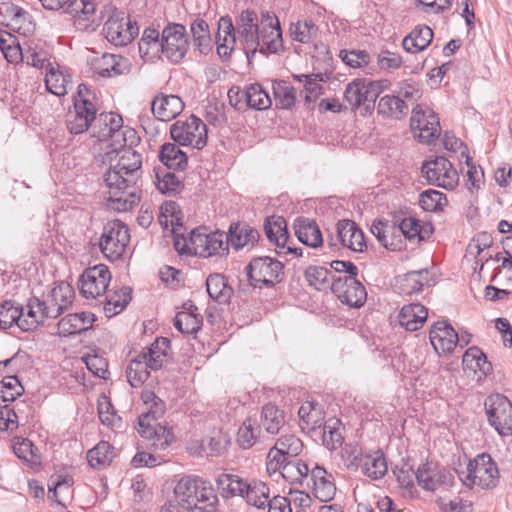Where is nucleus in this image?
Wrapping results in <instances>:
<instances>
[{"label": "nucleus", "mask_w": 512, "mask_h": 512, "mask_svg": "<svg viewBox=\"0 0 512 512\" xmlns=\"http://www.w3.org/2000/svg\"><path fill=\"white\" fill-rule=\"evenodd\" d=\"M142 172H128L109 166L103 180L107 188V205L118 212H126L138 205L140 196L137 183Z\"/></svg>", "instance_id": "obj_1"}, {"label": "nucleus", "mask_w": 512, "mask_h": 512, "mask_svg": "<svg viewBox=\"0 0 512 512\" xmlns=\"http://www.w3.org/2000/svg\"><path fill=\"white\" fill-rule=\"evenodd\" d=\"M180 507L189 512H216L219 504L213 485L197 476H183L174 487Z\"/></svg>", "instance_id": "obj_2"}, {"label": "nucleus", "mask_w": 512, "mask_h": 512, "mask_svg": "<svg viewBox=\"0 0 512 512\" xmlns=\"http://www.w3.org/2000/svg\"><path fill=\"white\" fill-rule=\"evenodd\" d=\"M170 350V341L165 337H158L148 347L130 360L126 376L132 387H141L149 378L150 370H158L167 360Z\"/></svg>", "instance_id": "obj_3"}, {"label": "nucleus", "mask_w": 512, "mask_h": 512, "mask_svg": "<svg viewBox=\"0 0 512 512\" xmlns=\"http://www.w3.org/2000/svg\"><path fill=\"white\" fill-rule=\"evenodd\" d=\"M91 130L92 135L99 141H110L109 146L138 144L140 140L137 132L128 126L124 127L122 117L114 112L95 115Z\"/></svg>", "instance_id": "obj_4"}, {"label": "nucleus", "mask_w": 512, "mask_h": 512, "mask_svg": "<svg viewBox=\"0 0 512 512\" xmlns=\"http://www.w3.org/2000/svg\"><path fill=\"white\" fill-rule=\"evenodd\" d=\"M96 97L87 85L80 84L74 97V109L67 114L66 125L71 134H81L92 128L97 114Z\"/></svg>", "instance_id": "obj_5"}, {"label": "nucleus", "mask_w": 512, "mask_h": 512, "mask_svg": "<svg viewBox=\"0 0 512 512\" xmlns=\"http://www.w3.org/2000/svg\"><path fill=\"white\" fill-rule=\"evenodd\" d=\"M227 235L223 232L207 233L206 228L199 227L190 232L188 241L181 246L179 240L175 241V248L181 253H190L200 257H211L228 250Z\"/></svg>", "instance_id": "obj_6"}, {"label": "nucleus", "mask_w": 512, "mask_h": 512, "mask_svg": "<svg viewBox=\"0 0 512 512\" xmlns=\"http://www.w3.org/2000/svg\"><path fill=\"white\" fill-rule=\"evenodd\" d=\"M458 476L467 487L477 485L483 489H492L499 481V470L492 457L482 453L469 461L465 470L458 471Z\"/></svg>", "instance_id": "obj_7"}, {"label": "nucleus", "mask_w": 512, "mask_h": 512, "mask_svg": "<svg viewBox=\"0 0 512 512\" xmlns=\"http://www.w3.org/2000/svg\"><path fill=\"white\" fill-rule=\"evenodd\" d=\"M129 241L127 225L120 220H113L104 225L99 247L108 260L116 261L124 254Z\"/></svg>", "instance_id": "obj_8"}, {"label": "nucleus", "mask_w": 512, "mask_h": 512, "mask_svg": "<svg viewBox=\"0 0 512 512\" xmlns=\"http://www.w3.org/2000/svg\"><path fill=\"white\" fill-rule=\"evenodd\" d=\"M171 138L182 146L198 150L207 144V127L198 117L191 115L185 120H177L170 127Z\"/></svg>", "instance_id": "obj_9"}, {"label": "nucleus", "mask_w": 512, "mask_h": 512, "mask_svg": "<svg viewBox=\"0 0 512 512\" xmlns=\"http://www.w3.org/2000/svg\"><path fill=\"white\" fill-rule=\"evenodd\" d=\"M489 424L501 435L512 434V403L501 394H492L484 402Z\"/></svg>", "instance_id": "obj_10"}, {"label": "nucleus", "mask_w": 512, "mask_h": 512, "mask_svg": "<svg viewBox=\"0 0 512 512\" xmlns=\"http://www.w3.org/2000/svg\"><path fill=\"white\" fill-rule=\"evenodd\" d=\"M422 173L431 185L452 190L459 182V174L452 163L442 156L426 160L421 167Z\"/></svg>", "instance_id": "obj_11"}, {"label": "nucleus", "mask_w": 512, "mask_h": 512, "mask_svg": "<svg viewBox=\"0 0 512 512\" xmlns=\"http://www.w3.org/2000/svg\"><path fill=\"white\" fill-rule=\"evenodd\" d=\"M283 268L277 259L268 256L255 258L247 267L250 283L256 288L274 286L282 280Z\"/></svg>", "instance_id": "obj_12"}, {"label": "nucleus", "mask_w": 512, "mask_h": 512, "mask_svg": "<svg viewBox=\"0 0 512 512\" xmlns=\"http://www.w3.org/2000/svg\"><path fill=\"white\" fill-rule=\"evenodd\" d=\"M138 32L139 28L136 22H132L128 16L119 11L114 12L103 27L105 38L114 46L119 47L131 43Z\"/></svg>", "instance_id": "obj_13"}, {"label": "nucleus", "mask_w": 512, "mask_h": 512, "mask_svg": "<svg viewBox=\"0 0 512 512\" xmlns=\"http://www.w3.org/2000/svg\"><path fill=\"white\" fill-rule=\"evenodd\" d=\"M410 126L413 131H418L419 141L426 144L438 138L441 133L437 114L424 104H417L413 108Z\"/></svg>", "instance_id": "obj_14"}, {"label": "nucleus", "mask_w": 512, "mask_h": 512, "mask_svg": "<svg viewBox=\"0 0 512 512\" xmlns=\"http://www.w3.org/2000/svg\"><path fill=\"white\" fill-rule=\"evenodd\" d=\"M163 55L172 63H179L186 55L189 42L182 24H169L162 31Z\"/></svg>", "instance_id": "obj_15"}, {"label": "nucleus", "mask_w": 512, "mask_h": 512, "mask_svg": "<svg viewBox=\"0 0 512 512\" xmlns=\"http://www.w3.org/2000/svg\"><path fill=\"white\" fill-rule=\"evenodd\" d=\"M357 275L332 277L330 285L332 292L337 298L350 307L359 308L364 305L367 292L362 283L357 280Z\"/></svg>", "instance_id": "obj_16"}, {"label": "nucleus", "mask_w": 512, "mask_h": 512, "mask_svg": "<svg viewBox=\"0 0 512 512\" xmlns=\"http://www.w3.org/2000/svg\"><path fill=\"white\" fill-rule=\"evenodd\" d=\"M111 273L106 265L87 268L79 279L80 292L86 299H96L107 292Z\"/></svg>", "instance_id": "obj_17"}, {"label": "nucleus", "mask_w": 512, "mask_h": 512, "mask_svg": "<svg viewBox=\"0 0 512 512\" xmlns=\"http://www.w3.org/2000/svg\"><path fill=\"white\" fill-rule=\"evenodd\" d=\"M381 89L382 86L379 81L357 78L347 85L344 98L351 106V109L354 110L366 103L374 104Z\"/></svg>", "instance_id": "obj_18"}, {"label": "nucleus", "mask_w": 512, "mask_h": 512, "mask_svg": "<svg viewBox=\"0 0 512 512\" xmlns=\"http://www.w3.org/2000/svg\"><path fill=\"white\" fill-rule=\"evenodd\" d=\"M137 144L125 143V145L108 146L105 152L104 163L128 172H142V156L134 150Z\"/></svg>", "instance_id": "obj_19"}, {"label": "nucleus", "mask_w": 512, "mask_h": 512, "mask_svg": "<svg viewBox=\"0 0 512 512\" xmlns=\"http://www.w3.org/2000/svg\"><path fill=\"white\" fill-rule=\"evenodd\" d=\"M283 50L282 31L277 17L263 15L260 23L259 46L256 52L275 54Z\"/></svg>", "instance_id": "obj_20"}, {"label": "nucleus", "mask_w": 512, "mask_h": 512, "mask_svg": "<svg viewBox=\"0 0 512 512\" xmlns=\"http://www.w3.org/2000/svg\"><path fill=\"white\" fill-rule=\"evenodd\" d=\"M137 431L154 451L165 450L175 439L172 428L157 421L146 422L145 416L138 417Z\"/></svg>", "instance_id": "obj_21"}, {"label": "nucleus", "mask_w": 512, "mask_h": 512, "mask_svg": "<svg viewBox=\"0 0 512 512\" xmlns=\"http://www.w3.org/2000/svg\"><path fill=\"white\" fill-rule=\"evenodd\" d=\"M418 485L427 491H435L453 485L454 477L434 462H426L417 469Z\"/></svg>", "instance_id": "obj_22"}, {"label": "nucleus", "mask_w": 512, "mask_h": 512, "mask_svg": "<svg viewBox=\"0 0 512 512\" xmlns=\"http://www.w3.org/2000/svg\"><path fill=\"white\" fill-rule=\"evenodd\" d=\"M259 31L257 14L250 10L243 11L237 21L236 32L247 53H256L259 46Z\"/></svg>", "instance_id": "obj_23"}, {"label": "nucleus", "mask_w": 512, "mask_h": 512, "mask_svg": "<svg viewBox=\"0 0 512 512\" xmlns=\"http://www.w3.org/2000/svg\"><path fill=\"white\" fill-rule=\"evenodd\" d=\"M92 69L94 73L101 77H115L128 74L131 69V64L128 58L105 53L102 56L93 59Z\"/></svg>", "instance_id": "obj_24"}, {"label": "nucleus", "mask_w": 512, "mask_h": 512, "mask_svg": "<svg viewBox=\"0 0 512 512\" xmlns=\"http://www.w3.org/2000/svg\"><path fill=\"white\" fill-rule=\"evenodd\" d=\"M429 338L438 354L451 353L459 341L458 334L447 321L436 322L430 330Z\"/></svg>", "instance_id": "obj_25"}, {"label": "nucleus", "mask_w": 512, "mask_h": 512, "mask_svg": "<svg viewBox=\"0 0 512 512\" xmlns=\"http://www.w3.org/2000/svg\"><path fill=\"white\" fill-rule=\"evenodd\" d=\"M184 109V102L177 95L160 93L151 102V110L156 119L171 121Z\"/></svg>", "instance_id": "obj_26"}, {"label": "nucleus", "mask_w": 512, "mask_h": 512, "mask_svg": "<svg viewBox=\"0 0 512 512\" xmlns=\"http://www.w3.org/2000/svg\"><path fill=\"white\" fill-rule=\"evenodd\" d=\"M337 237L343 247L355 252L366 248L364 233L352 220L343 219L337 223Z\"/></svg>", "instance_id": "obj_27"}, {"label": "nucleus", "mask_w": 512, "mask_h": 512, "mask_svg": "<svg viewBox=\"0 0 512 512\" xmlns=\"http://www.w3.org/2000/svg\"><path fill=\"white\" fill-rule=\"evenodd\" d=\"M46 318H50L49 308L45 301L38 298H32L27 305V312L22 315L19 323V328L22 331H32L36 329Z\"/></svg>", "instance_id": "obj_28"}, {"label": "nucleus", "mask_w": 512, "mask_h": 512, "mask_svg": "<svg viewBox=\"0 0 512 512\" xmlns=\"http://www.w3.org/2000/svg\"><path fill=\"white\" fill-rule=\"evenodd\" d=\"M74 290L68 283L61 282L56 285L48 295L47 307L49 308L50 318H57L73 302Z\"/></svg>", "instance_id": "obj_29"}, {"label": "nucleus", "mask_w": 512, "mask_h": 512, "mask_svg": "<svg viewBox=\"0 0 512 512\" xmlns=\"http://www.w3.org/2000/svg\"><path fill=\"white\" fill-rule=\"evenodd\" d=\"M463 368L473 375L477 381L485 378L491 371L492 365L486 355L478 347H470L462 358Z\"/></svg>", "instance_id": "obj_30"}, {"label": "nucleus", "mask_w": 512, "mask_h": 512, "mask_svg": "<svg viewBox=\"0 0 512 512\" xmlns=\"http://www.w3.org/2000/svg\"><path fill=\"white\" fill-rule=\"evenodd\" d=\"M138 46L141 58L146 62H154L163 55L162 33L154 28H146Z\"/></svg>", "instance_id": "obj_31"}, {"label": "nucleus", "mask_w": 512, "mask_h": 512, "mask_svg": "<svg viewBox=\"0 0 512 512\" xmlns=\"http://www.w3.org/2000/svg\"><path fill=\"white\" fill-rule=\"evenodd\" d=\"M313 493L321 502L332 500L336 494L334 478L323 467L315 466L311 469Z\"/></svg>", "instance_id": "obj_32"}, {"label": "nucleus", "mask_w": 512, "mask_h": 512, "mask_svg": "<svg viewBox=\"0 0 512 512\" xmlns=\"http://www.w3.org/2000/svg\"><path fill=\"white\" fill-rule=\"evenodd\" d=\"M427 317L428 310L424 305L410 303L401 308L398 314V321L405 330L413 332L423 327Z\"/></svg>", "instance_id": "obj_33"}, {"label": "nucleus", "mask_w": 512, "mask_h": 512, "mask_svg": "<svg viewBox=\"0 0 512 512\" xmlns=\"http://www.w3.org/2000/svg\"><path fill=\"white\" fill-rule=\"evenodd\" d=\"M94 320V314L90 312L68 314L58 322V334L60 336L79 334L88 330Z\"/></svg>", "instance_id": "obj_34"}, {"label": "nucleus", "mask_w": 512, "mask_h": 512, "mask_svg": "<svg viewBox=\"0 0 512 512\" xmlns=\"http://www.w3.org/2000/svg\"><path fill=\"white\" fill-rule=\"evenodd\" d=\"M71 84L70 75L59 64L47 63L45 85L50 93L56 96H64Z\"/></svg>", "instance_id": "obj_35"}, {"label": "nucleus", "mask_w": 512, "mask_h": 512, "mask_svg": "<svg viewBox=\"0 0 512 512\" xmlns=\"http://www.w3.org/2000/svg\"><path fill=\"white\" fill-rule=\"evenodd\" d=\"M300 427L305 432H315L325 424L321 406L314 401H306L299 408Z\"/></svg>", "instance_id": "obj_36"}, {"label": "nucleus", "mask_w": 512, "mask_h": 512, "mask_svg": "<svg viewBox=\"0 0 512 512\" xmlns=\"http://www.w3.org/2000/svg\"><path fill=\"white\" fill-rule=\"evenodd\" d=\"M294 230L298 240L309 247L318 248L323 243L321 231L314 220L299 217L294 222Z\"/></svg>", "instance_id": "obj_37"}, {"label": "nucleus", "mask_w": 512, "mask_h": 512, "mask_svg": "<svg viewBox=\"0 0 512 512\" xmlns=\"http://www.w3.org/2000/svg\"><path fill=\"white\" fill-rule=\"evenodd\" d=\"M397 228L399 229L400 238L403 235L408 240H416L417 242L428 239L434 231L431 223L420 221L414 217L404 218Z\"/></svg>", "instance_id": "obj_38"}, {"label": "nucleus", "mask_w": 512, "mask_h": 512, "mask_svg": "<svg viewBox=\"0 0 512 512\" xmlns=\"http://www.w3.org/2000/svg\"><path fill=\"white\" fill-rule=\"evenodd\" d=\"M372 234L387 249L396 251L402 247V239L399 237V229L395 224L389 222H373Z\"/></svg>", "instance_id": "obj_39"}, {"label": "nucleus", "mask_w": 512, "mask_h": 512, "mask_svg": "<svg viewBox=\"0 0 512 512\" xmlns=\"http://www.w3.org/2000/svg\"><path fill=\"white\" fill-rule=\"evenodd\" d=\"M227 246L230 244L234 249L239 250L247 245H254L259 238V232L247 224H233L229 233L226 234Z\"/></svg>", "instance_id": "obj_40"}, {"label": "nucleus", "mask_w": 512, "mask_h": 512, "mask_svg": "<svg viewBox=\"0 0 512 512\" xmlns=\"http://www.w3.org/2000/svg\"><path fill=\"white\" fill-rule=\"evenodd\" d=\"M236 33L231 18L221 17L218 22V32L216 36L217 52L219 56L227 57L231 54L236 41Z\"/></svg>", "instance_id": "obj_41"}, {"label": "nucleus", "mask_w": 512, "mask_h": 512, "mask_svg": "<svg viewBox=\"0 0 512 512\" xmlns=\"http://www.w3.org/2000/svg\"><path fill=\"white\" fill-rule=\"evenodd\" d=\"M433 39V31L426 25L416 26L402 42L403 48L409 53H418L425 50Z\"/></svg>", "instance_id": "obj_42"}, {"label": "nucleus", "mask_w": 512, "mask_h": 512, "mask_svg": "<svg viewBox=\"0 0 512 512\" xmlns=\"http://www.w3.org/2000/svg\"><path fill=\"white\" fill-rule=\"evenodd\" d=\"M264 231L271 243L280 249H286L289 239L286 220L281 216H272L266 219Z\"/></svg>", "instance_id": "obj_43"}, {"label": "nucleus", "mask_w": 512, "mask_h": 512, "mask_svg": "<svg viewBox=\"0 0 512 512\" xmlns=\"http://www.w3.org/2000/svg\"><path fill=\"white\" fill-rule=\"evenodd\" d=\"M409 111L408 104L395 95H384L378 101V114L392 119H402Z\"/></svg>", "instance_id": "obj_44"}, {"label": "nucleus", "mask_w": 512, "mask_h": 512, "mask_svg": "<svg viewBox=\"0 0 512 512\" xmlns=\"http://www.w3.org/2000/svg\"><path fill=\"white\" fill-rule=\"evenodd\" d=\"M206 288L210 298L219 304L228 303L233 294V289L228 285L226 278L218 273L208 276Z\"/></svg>", "instance_id": "obj_45"}, {"label": "nucleus", "mask_w": 512, "mask_h": 512, "mask_svg": "<svg viewBox=\"0 0 512 512\" xmlns=\"http://www.w3.org/2000/svg\"><path fill=\"white\" fill-rule=\"evenodd\" d=\"M247 488H244L242 498L249 505L257 508H264L270 498L269 487L261 481H247Z\"/></svg>", "instance_id": "obj_46"}, {"label": "nucleus", "mask_w": 512, "mask_h": 512, "mask_svg": "<svg viewBox=\"0 0 512 512\" xmlns=\"http://www.w3.org/2000/svg\"><path fill=\"white\" fill-rule=\"evenodd\" d=\"M285 424L284 411L274 404H266L261 412V425L269 434H277Z\"/></svg>", "instance_id": "obj_47"}, {"label": "nucleus", "mask_w": 512, "mask_h": 512, "mask_svg": "<svg viewBox=\"0 0 512 512\" xmlns=\"http://www.w3.org/2000/svg\"><path fill=\"white\" fill-rule=\"evenodd\" d=\"M243 97L247 107L256 110H266L272 105L268 92L259 83L248 85L243 90Z\"/></svg>", "instance_id": "obj_48"}, {"label": "nucleus", "mask_w": 512, "mask_h": 512, "mask_svg": "<svg viewBox=\"0 0 512 512\" xmlns=\"http://www.w3.org/2000/svg\"><path fill=\"white\" fill-rule=\"evenodd\" d=\"M106 293L105 313L107 316H114L128 305L132 290L129 287H122L118 290H107Z\"/></svg>", "instance_id": "obj_49"}, {"label": "nucleus", "mask_w": 512, "mask_h": 512, "mask_svg": "<svg viewBox=\"0 0 512 512\" xmlns=\"http://www.w3.org/2000/svg\"><path fill=\"white\" fill-rule=\"evenodd\" d=\"M216 482L221 495L225 498L242 497L244 488H247V480L233 474H220Z\"/></svg>", "instance_id": "obj_50"}, {"label": "nucleus", "mask_w": 512, "mask_h": 512, "mask_svg": "<svg viewBox=\"0 0 512 512\" xmlns=\"http://www.w3.org/2000/svg\"><path fill=\"white\" fill-rule=\"evenodd\" d=\"M141 399L145 406V411L140 416H145L146 422L157 421L158 418L164 415L166 410L165 402L153 391L143 390Z\"/></svg>", "instance_id": "obj_51"}, {"label": "nucleus", "mask_w": 512, "mask_h": 512, "mask_svg": "<svg viewBox=\"0 0 512 512\" xmlns=\"http://www.w3.org/2000/svg\"><path fill=\"white\" fill-rule=\"evenodd\" d=\"M387 470V462L382 453L364 455L361 472L367 477L378 480L387 473Z\"/></svg>", "instance_id": "obj_52"}, {"label": "nucleus", "mask_w": 512, "mask_h": 512, "mask_svg": "<svg viewBox=\"0 0 512 512\" xmlns=\"http://www.w3.org/2000/svg\"><path fill=\"white\" fill-rule=\"evenodd\" d=\"M191 33L193 36L194 46L202 54H207L212 49V40L207 22L197 18L191 24Z\"/></svg>", "instance_id": "obj_53"}, {"label": "nucleus", "mask_w": 512, "mask_h": 512, "mask_svg": "<svg viewBox=\"0 0 512 512\" xmlns=\"http://www.w3.org/2000/svg\"><path fill=\"white\" fill-rule=\"evenodd\" d=\"M160 161L169 169H180L187 165L186 154L174 143H165L162 145Z\"/></svg>", "instance_id": "obj_54"}, {"label": "nucleus", "mask_w": 512, "mask_h": 512, "mask_svg": "<svg viewBox=\"0 0 512 512\" xmlns=\"http://www.w3.org/2000/svg\"><path fill=\"white\" fill-rule=\"evenodd\" d=\"M202 324V316L193 311H180L176 314L174 319L176 329L182 334H195L201 329Z\"/></svg>", "instance_id": "obj_55"}, {"label": "nucleus", "mask_w": 512, "mask_h": 512, "mask_svg": "<svg viewBox=\"0 0 512 512\" xmlns=\"http://www.w3.org/2000/svg\"><path fill=\"white\" fill-rule=\"evenodd\" d=\"M113 447L109 442L101 441L87 453L88 463L92 468L101 469L111 463Z\"/></svg>", "instance_id": "obj_56"}, {"label": "nucleus", "mask_w": 512, "mask_h": 512, "mask_svg": "<svg viewBox=\"0 0 512 512\" xmlns=\"http://www.w3.org/2000/svg\"><path fill=\"white\" fill-rule=\"evenodd\" d=\"M311 475L308 465L300 459L290 458L283 467L282 477L292 484H302L303 480Z\"/></svg>", "instance_id": "obj_57"}, {"label": "nucleus", "mask_w": 512, "mask_h": 512, "mask_svg": "<svg viewBox=\"0 0 512 512\" xmlns=\"http://www.w3.org/2000/svg\"><path fill=\"white\" fill-rule=\"evenodd\" d=\"M275 105L281 109H291L296 102L294 87L285 81H275L273 84Z\"/></svg>", "instance_id": "obj_58"}, {"label": "nucleus", "mask_w": 512, "mask_h": 512, "mask_svg": "<svg viewBox=\"0 0 512 512\" xmlns=\"http://www.w3.org/2000/svg\"><path fill=\"white\" fill-rule=\"evenodd\" d=\"M427 275V270L412 271L405 274L400 280V292L405 295L419 292L428 281Z\"/></svg>", "instance_id": "obj_59"}, {"label": "nucleus", "mask_w": 512, "mask_h": 512, "mask_svg": "<svg viewBox=\"0 0 512 512\" xmlns=\"http://www.w3.org/2000/svg\"><path fill=\"white\" fill-rule=\"evenodd\" d=\"M317 30L312 20H304L292 23L289 28V33L294 41L307 44L316 37Z\"/></svg>", "instance_id": "obj_60"}, {"label": "nucleus", "mask_w": 512, "mask_h": 512, "mask_svg": "<svg viewBox=\"0 0 512 512\" xmlns=\"http://www.w3.org/2000/svg\"><path fill=\"white\" fill-rule=\"evenodd\" d=\"M22 307L13 301L0 304V329L6 330L16 324L19 327Z\"/></svg>", "instance_id": "obj_61"}, {"label": "nucleus", "mask_w": 512, "mask_h": 512, "mask_svg": "<svg viewBox=\"0 0 512 512\" xmlns=\"http://www.w3.org/2000/svg\"><path fill=\"white\" fill-rule=\"evenodd\" d=\"M331 272L322 266H309L305 270V278L310 286L317 290H324L330 285V279L333 281Z\"/></svg>", "instance_id": "obj_62"}, {"label": "nucleus", "mask_w": 512, "mask_h": 512, "mask_svg": "<svg viewBox=\"0 0 512 512\" xmlns=\"http://www.w3.org/2000/svg\"><path fill=\"white\" fill-rule=\"evenodd\" d=\"M0 50L10 63H18L20 59H23V48L10 33L0 36Z\"/></svg>", "instance_id": "obj_63"}, {"label": "nucleus", "mask_w": 512, "mask_h": 512, "mask_svg": "<svg viewBox=\"0 0 512 512\" xmlns=\"http://www.w3.org/2000/svg\"><path fill=\"white\" fill-rule=\"evenodd\" d=\"M260 429L254 421L247 419L239 427L237 433V442L243 449L251 448L257 441Z\"/></svg>", "instance_id": "obj_64"}]
</instances>
